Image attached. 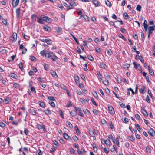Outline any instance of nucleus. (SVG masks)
Returning <instances> with one entry per match:
<instances>
[{"label": "nucleus", "mask_w": 155, "mask_h": 155, "mask_svg": "<svg viewBox=\"0 0 155 155\" xmlns=\"http://www.w3.org/2000/svg\"><path fill=\"white\" fill-rule=\"evenodd\" d=\"M148 134L151 136H155V131L153 129L150 128L148 130Z\"/></svg>", "instance_id": "f257e3e1"}, {"label": "nucleus", "mask_w": 155, "mask_h": 155, "mask_svg": "<svg viewBox=\"0 0 155 155\" xmlns=\"http://www.w3.org/2000/svg\"><path fill=\"white\" fill-rule=\"evenodd\" d=\"M19 0H13L12 6L13 8H15L18 4Z\"/></svg>", "instance_id": "f03ea898"}, {"label": "nucleus", "mask_w": 155, "mask_h": 155, "mask_svg": "<svg viewBox=\"0 0 155 155\" xmlns=\"http://www.w3.org/2000/svg\"><path fill=\"white\" fill-rule=\"evenodd\" d=\"M36 127L39 130L43 129L44 132H45L46 131V129L44 127V125H41L39 124H38L37 125Z\"/></svg>", "instance_id": "7ed1b4c3"}, {"label": "nucleus", "mask_w": 155, "mask_h": 155, "mask_svg": "<svg viewBox=\"0 0 155 155\" xmlns=\"http://www.w3.org/2000/svg\"><path fill=\"white\" fill-rule=\"evenodd\" d=\"M109 111L111 114H114V108L111 106H109L108 107Z\"/></svg>", "instance_id": "20e7f679"}, {"label": "nucleus", "mask_w": 155, "mask_h": 155, "mask_svg": "<svg viewBox=\"0 0 155 155\" xmlns=\"http://www.w3.org/2000/svg\"><path fill=\"white\" fill-rule=\"evenodd\" d=\"M75 110L71 111L70 112L71 115L73 117H75L77 115V108L76 107H74Z\"/></svg>", "instance_id": "39448f33"}, {"label": "nucleus", "mask_w": 155, "mask_h": 155, "mask_svg": "<svg viewBox=\"0 0 155 155\" xmlns=\"http://www.w3.org/2000/svg\"><path fill=\"white\" fill-rule=\"evenodd\" d=\"M155 28V26H150L149 27V34H151L152 33L153 31L154 30V28Z\"/></svg>", "instance_id": "423d86ee"}, {"label": "nucleus", "mask_w": 155, "mask_h": 155, "mask_svg": "<svg viewBox=\"0 0 155 155\" xmlns=\"http://www.w3.org/2000/svg\"><path fill=\"white\" fill-rule=\"evenodd\" d=\"M66 123L67 126L68 127L70 128H71V129L72 128H73V126L72 124L69 121H66Z\"/></svg>", "instance_id": "0eeeda50"}, {"label": "nucleus", "mask_w": 155, "mask_h": 155, "mask_svg": "<svg viewBox=\"0 0 155 155\" xmlns=\"http://www.w3.org/2000/svg\"><path fill=\"white\" fill-rule=\"evenodd\" d=\"M43 18H44V21H45L48 23L51 21V18L48 16H44Z\"/></svg>", "instance_id": "6e6552de"}, {"label": "nucleus", "mask_w": 155, "mask_h": 155, "mask_svg": "<svg viewBox=\"0 0 155 155\" xmlns=\"http://www.w3.org/2000/svg\"><path fill=\"white\" fill-rule=\"evenodd\" d=\"M13 39L12 40V41L13 42H15L17 39V34L16 33H13L12 35Z\"/></svg>", "instance_id": "1a4fd4ad"}, {"label": "nucleus", "mask_w": 155, "mask_h": 155, "mask_svg": "<svg viewBox=\"0 0 155 155\" xmlns=\"http://www.w3.org/2000/svg\"><path fill=\"white\" fill-rule=\"evenodd\" d=\"M47 54V58H48L51 57L54 55L53 53L51 51H49L48 53H46Z\"/></svg>", "instance_id": "9d476101"}, {"label": "nucleus", "mask_w": 155, "mask_h": 155, "mask_svg": "<svg viewBox=\"0 0 155 155\" xmlns=\"http://www.w3.org/2000/svg\"><path fill=\"white\" fill-rule=\"evenodd\" d=\"M29 112L31 114L33 115H35L36 114V112L33 108L30 109Z\"/></svg>", "instance_id": "9b49d317"}, {"label": "nucleus", "mask_w": 155, "mask_h": 155, "mask_svg": "<svg viewBox=\"0 0 155 155\" xmlns=\"http://www.w3.org/2000/svg\"><path fill=\"white\" fill-rule=\"evenodd\" d=\"M38 18L37 22L40 24H43L44 22V20L41 18H39L37 17Z\"/></svg>", "instance_id": "f8f14e48"}, {"label": "nucleus", "mask_w": 155, "mask_h": 155, "mask_svg": "<svg viewBox=\"0 0 155 155\" xmlns=\"http://www.w3.org/2000/svg\"><path fill=\"white\" fill-rule=\"evenodd\" d=\"M74 79L76 83L77 84L79 82V78L77 75H74Z\"/></svg>", "instance_id": "ddd939ff"}, {"label": "nucleus", "mask_w": 155, "mask_h": 155, "mask_svg": "<svg viewBox=\"0 0 155 155\" xmlns=\"http://www.w3.org/2000/svg\"><path fill=\"white\" fill-rule=\"evenodd\" d=\"M130 66V65L129 64H124L123 66V68L125 69H128Z\"/></svg>", "instance_id": "4468645a"}, {"label": "nucleus", "mask_w": 155, "mask_h": 155, "mask_svg": "<svg viewBox=\"0 0 155 155\" xmlns=\"http://www.w3.org/2000/svg\"><path fill=\"white\" fill-rule=\"evenodd\" d=\"M16 13L17 16L18 17H19L20 16V9L18 8L16 10Z\"/></svg>", "instance_id": "2eb2a0df"}, {"label": "nucleus", "mask_w": 155, "mask_h": 155, "mask_svg": "<svg viewBox=\"0 0 155 155\" xmlns=\"http://www.w3.org/2000/svg\"><path fill=\"white\" fill-rule=\"evenodd\" d=\"M46 52V50H43L41 51L40 54L42 56H45L46 57H47V54Z\"/></svg>", "instance_id": "dca6fc26"}, {"label": "nucleus", "mask_w": 155, "mask_h": 155, "mask_svg": "<svg viewBox=\"0 0 155 155\" xmlns=\"http://www.w3.org/2000/svg\"><path fill=\"white\" fill-rule=\"evenodd\" d=\"M43 28L46 31H50V28L49 26L46 25H45L43 27Z\"/></svg>", "instance_id": "f3484780"}, {"label": "nucleus", "mask_w": 155, "mask_h": 155, "mask_svg": "<svg viewBox=\"0 0 155 155\" xmlns=\"http://www.w3.org/2000/svg\"><path fill=\"white\" fill-rule=\"evenodd\" d=\"M108 137L110 139H112L113 142L114 143H115L116 139L115 138H113V137L112 135H110L108 136Z\"/></svg>", "instance_id": "a211bd4d"}, {"label": "nucleus", "mask_w": 155, "mask_h": 155, "mask_svg": "<svg viewBox=\"0 0 155 155\" xmlns=\"http://www.w3.org/2000/svg\"><path fill=\"white\" fill-rule=\"evenodd\" d=\"M51 73L52 75L54 78H58L57 75L55 71H52L51 72Z\"/></svg>", "instance_id": "6ab92c4d"}, {"label": "nucleus", "mask_w": 155, "mask_h": 155, "mask_svg": "<svg viewBox=\"0 0 155 155\" xmlns=\"http://www.w3.org/2000/svg\"><path fill=\"white\" fill-rule=\"evenodd\" d=\"M136 127L137 128V130H138V131L140 132H142L141 128L140 127L139 125L137 124L135 125Z\"/></svg>", "instance_id": "aec40b11"}, {"label": "nucleus", "mask_w": 155, "mask_h": 155, "mask_svg": "<svg viewBox=\"0 0 155 155\" xmlns=\"http://www.w3.org/2000/svg\"><path fill=\"white\" fill-rule=\"evenodd\" d=\"M133 64L134 65V67L136 69H137L139 67H140V66L139 65V64H137L136 63L135 61H134L133 62Z\"/></svg>", "instance_id": "412c9836"}, {"label": "nucleus", "mask_w": 155, "mask_h": 155, "mask_svg": "<svg viewBox=\"0 0 155 155\" xmlns=\"http://www.w3.org/2000/svg\"><path fill=\"white\" fill-rule=\"evenodd\" d=\"M44 112L45 114L47 115L50 114H51V111L48 109L45 110Z\"/></svg>", "instance_id": "4be33fe9"}, {"label": "nucleus", "mask_w": 155, "mask_h": 155, "mask_svg": "<svg viewBox=\"0 0 155 155\" xmlns=\"http://www.w3.org/2000/svg\"><path fill=\"white\" fill-rule=\"evenodd\" d=\"M100 65L101 68H103L104 69H106V65L103 63H100Z\"/></svg>", "instance_id": "5701e85b"}, {"label": "nucleus", "mask_w": 155, "mask_h": 155, "mask_svg": "<svg viewBox=\"0 0 155 155\" xmlns=\"http://www.w3.org/2000/svg\"><path fill=\"white\" fill-rule=\"evenodd\" d=\"M89 133L90 135L93 137H95V134L94 133V132L92 130H89Z\"/></svg>", "instance_id": "b1692460"}, {"label": "nucleus", "mask_w": 155, "mask_h": 155, "mask_svg": "<svg viewBox=\"0 0 155 155\" xmlns=\"http://www.w3.org/2000/svg\"><path fill=\"white\" fill-rule=\"evenodd\" d=\"M40 106L42 107H45V103L44 102L39 101L38 102Z\"/></svg>", "instance_id": "393cba45"}, {"label": "nucleus", "mask_w": 155, "mask_h": 155, "mask_svg": "<svg viewBox=\"0 0 155 155\" xmlns=\"http://www.w3.org/2000/svg\"><path fill=\"white\" fill-rule=\"evenodd\" d=\"M13 87L16 88H19L20 86L18 84L15 83L13 84Z\"/></svg>", "instance_id": "a878e982"}, {"label": "nucleus", "mask_w": 155, "mask_h": 155, "mask_svg": "<svg viewBox=\"0 0 155 155\" xmlns=\"http://www.w3.org/2000/svg\"><path fill=\"white\" fill-rule=\"evenodd\" d=\"M97 74L99 76V80L100 81H101L102 80V76L100 72H99L97 73Z\"/></svg>", "instance_id": "bb28decb"}, {"label": "nucleus", "mask_w": 155, "mask_h": 155, "mask_svg": "<svg viewBox=\"0 0 155 155\" xmlns=\"http://www.w3.org/2000/svg\"><path fill=\"white\" fill-rule=\"evenodd\" d=\"M9 98L7 97L5 99V101H3V102L5 104H7L9 103Z\"/></svg>", "instance_id": "cd10ccee"}, {"label": "nucleus", "mask_w": 155, "mask_h": 155, "mask_svg": "<svg viewBox=\"0 0 155 155\" xmlns=\"http://www.w3.org/2000/svg\"><path fill=\"white\" fill-rule=\"evenodd\" d=\"M58 58L56 56L53 55L51 57V59L54 61H55Z\"/></svg>", "instance_id": "c85d7f7f"}, {"label": "nucleus", "mask_w": 155, "mask_h": 155, "mask_svg": "<svg viewBox=\"0 0 155 155\" xmlns=\"http://www.w3.org/2000/svg\"><path fill=\"white\" fill-rule=\"evenodd\" d=\"M19 66L21 70H22L23 69H24L23 68V64L21 61L20 62V63L19 64Z\"/></svg>", "instance_id": "c756f323"}, {"label": "nucleus", "mask_w": 155, "mask_h": 155, "mask_svg": "<svg viewBox=\"0 0 155 155\" xmlns=\"http://www.w3.org/2000/svg\"><path fill=\"white\" fill-rule=\"evenodd\" d=\"M146 150L147 152L148 153H151V149L148 146H147L146 148Z\"/></svg>", "instance_id": "7c9ffc66"}, {"label": "nucleus", "mask_w": 155, "mask_h": 155, "mask_svg": "<svg viewBox=\"0 0 155 155\" xmlns=\"http://www.w3.org/2000/svg\"><path fill=\"white\" fill-rule=\"evenodd\" d=\"M105 143L107 145H109L110 144V140L108 139H107L105 141Z\"/></svg>", "instance_id": "2f4dec72"}, {"label": "nucleus", "mask_w": 155, "mask_h": 155, "mask_svg": "<svg viewBox=\"0 0 155 155\" xmlns=\"http://www.w3.org/2000/svg\"><path fill=\"white\" fill-rule=\"evenodd\" d=\"M10 76L12 78L15 79L17 77V75L14 73H12L11 74H10Z\"/></svg>", "instance_id": "473e14b6"}, {"label": "nucleus", "mask_w": 155, "mask_h": 155, "mask_svg": "<svg viewBox=\"0 0 155 155\" xmlns=\"http://www.w3.org/2000/svg\"><path fill=\"white\" fill-rule=\"evenodd\" d=\"M46 43L48 44L51 45L52 44V41L50 39H47Z\"/></svg>", "instance_id": "72a5a7b5"}, {"label": "nucleus", "mask_w": 155, "mask_h": 155, "mask_svg": "<svg viewBox=\"0 0 155 155\" xmlns=\"http://www.w3.org/2000/svg\"><path fill=\"white\" fill-rule=\"evenodd\" d=\"M142 113L145 116H148V114H147L146 111L143 109L142 110Z\"/></svg>", "instance_id": "f704fd0d"}, {"label": "nucleus", "mask_w": 155, "mask_h": 155, "mask_svg": "<svg viewBox=\"0 0 155 155\" xmlns=\"http://www.w3.org/2000/svg\"><path fill=\"white\" fill-rule=\"evenodd\" d=\"M36 15L35 14H32L31 16V18L32 20L33 21H35L36 20Z\"/></svg>", "instance_id": "c9c22d12"}, {"label": "nucleus", "mask_w": 155, "mask_h": 155, "mask_svg": "<svg viewBox=\"0 0 155 155\" xmlns=\"http://www.w3.org/2000/svg\"><path fill=\"white\" fill-rule=\"evenodd\" d=\"M44 69L45 70L48 71V66L47 64H44Z\"/></svg>", "instance_id": "e433bc0d"}, {"label": "nucleus", "mask_w": 155, "mask_h": 155, "mask_svg": "<svg viewBox=\"0 0 155 155\" xmlns=\"http://www.w3.org/2000/svg\"><path fill=\"white\" fill-rule=\"evenodd\" d=\"M141 6L140 5H138L137 6V7H136V9L139 12L141 10Z\"/></svg>", "instance_id": "4c0bfd02"}, {"label": "nucleus", "mask_w": 155, "mask_h": 155, "mask_svg": "<svg viewBox=\"0 0 155 155\" xmlns=\"http://www.w3.org/2000/svg\"><path fill=\"white\" fill-rule=\"evenodd\" d=\"M93 2L94 4L96 6H98L99 5V4L98 2L96 0H93Z\"/></svg>", "instance_id": "58836bf2"}, {"label": "nucleus", "mask_w": 155, "mask_h": 155, "mask_svg": "<svg viewBox=\"0 0 155 155\" xmlns=\"http://www.w3.org/2000/svg\"><path fill=\"white\" fill-rule=\"evenodd\" d=\"M105 3H106V5L107 6L109 7H111V3L110 2H109L108 1H106L105 2Z\"/></svg>", "instance_id": "ea45409f"}, {"label": "nucleus", "mask_w": 155, "mask_h": 155, "mask_svg": "<svg viewBox=\"0 0 155 155\" xmlns=\"http://www.w3.org/2000/svg\"><path fill=\"white\" fill-rule=\"evenodd\" d=\"M103 83L105 85H108L109 82L107 80H105L103 81Z\"/></svg>", "instance_id": "a19ab883"}, {"label": "nucleus", "mask_w": 155, "mask_h": 155, "mask_svg": "<svg viewBox=\"0 0 155 155\" xmlns=\"http://www.w3.org/2000/svg\"><path fill=\"white\" fill-rule=\"evenodd\" d=\"M63 136L64 138L68 140L69 137L68 135L66 133H64L63 134Z\"/></svg>", "instance_id": "79ce46f5"}, {"label": "nucleus", "mask_w": 155, "mask_h": 155, "mask_svg": "<svg viewBox=\"0 0 155 155\" xmlns=\"http://www.w3.org/2000/svg\"><path fill=\"white\" fill-rule=\"evenodd\" d=\"M83 17L84 18L85 20L86 21H88L89 20V17L87 15H83Z\"/></svg>", "instance_id": "37998d69"}, {"label": "nucleus", "mask_w": 155, "mask_h": 155, "mask_svg": "<svg viewBox=\"0 0 155 155\" xmlns=\"http://www.w3.org/2000/svg\"><path fill=\"white\" fill-rule=\"evenodd\" d=\"M62 31V29L61 28L59 27L58 28V29L57 30V32L58 33H60Z\"/></svg>", "instance_id": "c03bdc74"}, {"label": "nucleus", "mask_w": 155, "mask_h": 155, "mask_svg": "<svg viewBox=\"0 0 155 155\" xmlns=\"http://www.w3.org/2000/svg\"><path fill=\"white\" fill-rule=\"evenodd\" d=\"M76 92L78 94L80 95H82V93L80 90L77 89Z\"/></svg>", "instance_id": "a18cd8bd"}, {"label": "nucleus", "mask_w": 155, "mask_h": 155, "mask_svg": "<svg viewBox=\"0 0 155 155\" xmlns=\"http://www.w3.org/2000/svg\"><path fill=\"white\" fill-rule=\"evenodd\" d=\"M73 138L75 142H77L78 140V138L76 136H74L73 137Z\"/></svg>", "instance_id": "49530a36"}, {"label": "nucleus", "mask_w": 155, "mask_h": 155, "mask_svg": "<svg viewBox=\"0 0 155 155\" xmlns=\"http://www.w3.org/2000/svg\"><path fill=\"white\" fill-rule=\"evenodd\" d=\"M101 122L102 124L103 125H106L107 124V122L104 119H103V120H101Z\"/></svg>", "instance_id": "de8ad7c7"}, {"label": "nucleus", "mask_w": 155, "mask_h": 155, "mask_svg": "<svg viewBox=\"0 0 155 155\" xmlns=\"http://www.w3.org/2000/svg\"><path fill=\"white\" fill-rule=\"evenodd\" d=\"M88 59L91 61H93L94 60L93 57L91 55H88L87 56Z\"/></svg>", "instance_id": "09e8293b"}, {"label": "nucleus", "mask_w": 155, "mask_h": 155, "mask_svg": "<svg viewBox=\"0 0 155 155\" xmlns=\"http://www.w3.org/2000/svg\"><path fill=\"white\" fill-rule=\"evenodd\" d=\"M59 114H60V115L61 116L62 118H64V116L63 115V113L62 112L61 110H59Z\"/></svg>", "instance_id": "8fccbe9b"}, {"label": "nucleus", "mask_w": 155, "mask_h": 155, "mask_svg": "<svg viewBox=\"0 0 155 155\" xmlns=\"http://www.w3.org/2000/svg\"><path fill=\"white\" fill-rule=\"evenodd\" d=\"M107 51V54L109 55H111L112 54V51L110 49H108Z\"/></svg>", "instance_id": "3c124183"}, {"label": "nucleus", "mask_w": 155, "mask_h": 155, "mask_svg": "<svg viewBox=\"0 0 155 155\" xmlns=\"http://www.w3.org/2000/svg\"><path fill=\"white\" fill-rule=\"evenodd\" d=\"M29 86L31 88V91L32 92H35L36 91L35 88L34 87H31L30 85Z\"/></svg>", "instance_id": "603ef678"}, {"label": "nucleus", "mask_w": 155, "mask_h": 155, "mask_svg": "<svg viewBox=\"0 0 155 155\" xmlns=\"http://www.w3.org/2000/svg\"><path fill=\"white\" fill-rule=\"evenodd\" d=\"M71 35L72 36V37L73 38H74V40L75 41H76V42L78 44H79V42L78 41L77 38L74 36H73V35L71 34Z\"/></svg>", "instance_id": "864d4df0"}, {"label": "nucleus", "mask_w": 155, "mask_h": 155, "mask_svg": "<svg viewBox=\"0 0 155 155\" xmlns=\"http://www.w3.org/2000/svg\"><path fill=\"white\" fill-rule=\"evenodd\" d=\"M48 99L51 101H55V100L54 98L52 96H50L48 97Z\"/></svg>", "instance_id": "5fc2aeb1"}, {"label": "nucleus", "mask_w": 155, "mask_h": 155, "mask_svg": "<svg viewBox=\"0 0 155 155\" xmlns=\"http://www.w3.org/2000/svg\"><path fill=\"white\" fill-rule=\"evenodd\" d=\"M123 16L125 19H127V17H128V15L127 13H124Z\"/></svg>", "instance_id": "6e6d98bb"}, {"label": "nucleus", "mask_w": 155, "mask_h": 155, "mask_svg": "<svg viewBox=\"0 0 155 155\" xmlns=\"http://www.w3.org/2000/svg\"><path fill=\"white\" fill-rule=\"evenodd\" d=\"M148 93L150 95V97H151L152 99H154V97L152 95L150 91L149 90H148Z\"/></svg>", "instance_id": "4d7b16f0"}, {"label": "nucleus", "mask_w": 155, "mask_h": 155, "mask_svg": "<svg viewBox=\"0 0 155 155\" xmlns=\"http://www.w3.org/2000/svg\"><path fill=\"white\" fill-rule=\"evenodd\" d=\"M129 120L127 118H125L123 121L125 123H127L129 122Z\"/></svg>", "instance_id": "13d9d810"}, {"label": "nucleus", "mask_w": 155, "mask_h": 155, "mask_svg": "<svg viewBox=\"0 0 155 155\" xmlns=\"http://www.w3.org/2000/svg\"><path fill=\"white\" fill-rule=\"evenodd\" d=\"M50 105L53 107H54L55 106V104L52 101H50L49 102Z\"/></svg>", "instance_id": "bf43d9fd"}, {"label": "nucleus", "mask_w": 155, "mask_h": 155, "mask_svg": "<svg viewBox=\"0 0 155 155\" xmlns=\"http://www.w3.org/2000/svg\"><path fill=\"white\" fill-rule=\"evenodd\" d=\"M129 140L131 141H134L135 138L132 136H130L129 137Z\"/></svg>", "instance_id": "052dcab7"}, {"label": "nucleus", "mask_w": 155, "mask_h": 155, "mask_svg": "<svg viewBox=\"0 0 155 155\" xmlns=\"http://www.w3.org/2000/svg\"><path fill=\"white\" fill-rule=\"evenodd\" d=\"M70 153L71 154L74 153L75 152L73 148H70Z\"/></svg>", "instance_id": "680f3d73"}, {"label": "nucleus", "mask_w": 155, "mask_h": 155, "mask_svg": "<svg viewBox=\"0 0 155 155\" xmlns=\"http://www.w3.org/2000/svg\"><path fill=\"white\" fill-rule=\"evenodd\" d=\"M5 125L4 123L2 122H1L0 123V126L1 127H5Z\"/></svg>", "instance_id": "e2e57ef3"}, {"label": "nucleus", "mask_w": 155, "mask_h": 155, "mask_svg": "<svg viewBox=\"0 0 155 155\" xmlns=\"http://www.w3.org/2000/svg\"><path fill=\"white\" fill-rule=\"evenodd\" d=\"M28 132H29V131H28V130H27L26 128H25L24 133L26 135H28Z\"/></svg>", "instance_id": "0e129e2a"}, {"label": "nucleus", "mask_w": 155, "mask_h": 155, "mask_svg": "<svg viewBox=\"0 0 155 155\" xmlns=\"http://www.w3.org/2000/svg\"><path fill=\"white\" fill-rule=\"evenodd\" d=\"M93 112L94 114L95 115H97V114L98 112L97 110L95 109H94L93 110Z\"/></svg>", "instance_id": "69168bd1"}, {"label": "nucleus", "mask_w": 155, "mask_h": 155, "mask_svg": "<svg viewBox=\"0 0 155 155\" xmlns=\"http://www.w3.org/2000/svg\"><path fill=\"white\" fill-rule=\"evenodd\" d=\"M23 36L24 38L26 39H29V37L26 35L25 34H23Z\"/></svg>", "instance_id": "338daca9"}, {"label": "nucleus", "mask_w": 155, "mask_h": 155, "mask_svg": "<svg viewBox=\"0 0 155 155\" xmlns=\"http://www.w3.org/2000/svg\"><path fill=\"white\" fill-rule=\"evenodd\" d=\"M58 7L61 8L62 10H63V8H64V7L62 6V5L60 4H58Z\"/></svg>", "instance_id": "774afa93"}]
</instances>
